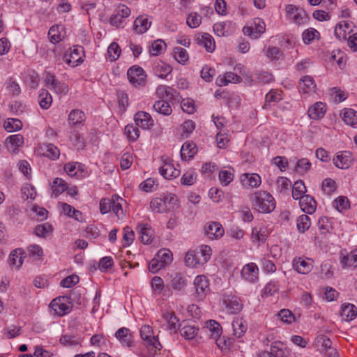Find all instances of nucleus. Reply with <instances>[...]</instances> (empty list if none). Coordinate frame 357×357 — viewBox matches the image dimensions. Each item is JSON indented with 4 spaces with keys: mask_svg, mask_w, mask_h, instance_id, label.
<instances>
[{
    "mask_svg": "<svg viewBox=\"0 0 357 357\" xmlns=\"http://www.w3.org/2000/svg\"><path fill=\"white\" fill-rule=\"evenodd\" d=\"M224 303L227 310L231 314L239 312L243 308L242 304L240 303L236 298L233 297L231 298L225 299Z\"/></svg>",
    "mask_w": 357,
    "mask_h": 357,
    "instance_id": "c9c22d12",
    "label": "nucleus"
},
{
    "mask_svg": "<svg viewBox=\"0 0 357 357\" xmlns=\"http://www.w3.org/2000/svg\"><path fill=\"white\" fill-rule=\"evenodd\" d=\"M259 268L255 263L245 264L241 272L242 278L249 282H255L258 280Z\"/></svg>",
    "mask_w": 357,
    "mask_h": 357,
    "instance_id": "1a4fd4ad",
    "label": "nucleus"
},
{
    "mask_svg": "<svg viewBox=\"0 0 357 357\" xmlns=\"http://www.w3.org/2000/svg\"><path fill=\"white\" fill-rule=\"evenodd\" d=\"M6 144L8 151L15 152L24 144V137L20 134L10 135L6 138Z\"/></svg>",
    "mask_w": 357,
    "mask_h": 357,
    "instance_id": "a211bd4d",
    "label": "nucleus"
},
{
    "mask_svg": "<svg viewBox=\"0 0 357 357\" xmlns=\"http://www.w3.org/2000/svg\"><path fill=\"white\" fill-rule=\"evenodd\" d=\"M43 155L51 160H55L60 155V151L52 144H43L40 146Z\"/></svg>",
    "mask_w": 357,
    "mask_h": 357,
    "instance_id": "b1692460",
    "label": "nucleus"
},
{
    "mask_svg": "<svg viewBox=\"0 0 357 357\" xmlns=\"http://www.w3.org/2000/svg\"><path fill=\"white\" fill-rule=\"evenodd\" d=\"M333 206L338 211L341 212L349 207V201L347 197L340 196L334 200Z\"/></svg>",
    "mask_w": 357,
    "mask_h": 357,
    "instance_id": "09e8293b",
    "label": "nucleus"
},
{
    "mask_svg": "<svg viewBox=\"0 0 357 357\" xmlns=\"http://www.w3.org/2000/svg\"><path fill=\"white\" fill-rule=\"evenodd\" d=\"M202 21V17L197 13H190L186 20V24L190 28H196L199 26Z\"/></svg>",
    "mask_w": 357,
    "mask_h": 357,
    "instance_id": "6e6d98bb",
    "label": "nucleus"
},
{
    "mask_svg": "<svg viewBox=\"0 0 357 357\" xmlns=\"http://www.w3.org/2000/svg\"><path fill=\"white\" fill-rule=\"evenodd\" d=\"M172 70V68L169 65L161 61L157 62L153 67L154 73L160 78H165Z\"/></svg>",
    "mask_w": 357,
    "mask_h": 357,
    "instance_id": "c85d7f7f",
    "label": "nucleus"
},
{
    "mask_svg": "<svg viewBox=\"0 0 357 357\" xmlns=\"http://www.w3.org/2000/svg\"><path fill=\"white\" fill-rule=\"evenodd\" d=\"M128 79L135 86H142L146 84V75L144 69L139 66L130 67L127 72Z\"/></svg>",
    "mask_w": 357,
    "mask_h": 357,
    "instance_id": "20e7f679",
    "label": "nucleus"
},
{
    "mask_svg": "<svg viewBox=\"0 0 357 357\" xmlns=\"http://www.w3.org/2000/svg\"><path fill=\"white\" fill-rule=\"evenodd\" d=\"M343 268L347 266L357 267V249L352 250L349 255L344 256L341 259Z\"/></svg>",
    "mask_w": 357,
    "mask_h": 357,
    "instance_id": "58836bf2",
    "label": "nucleus"
},
{
    "mask_svg": "<svg viewBox=\"0 0 357 357\" xmlns=\"http://www.w3.org/2000/svg\"><path fill=\"white\" fill-rule=\"evenodd\" d=\"M162 318L165 322L167 329L170 333H177V323L178 322V318L173 311H166L162 314Z\"/></svg>",
    "mask_w": 357,
    "mask_h": 357,
    "instance_id": "f8f14e48",
    "label": "nucleus"
},
{
    "mask_svg": "<svg viewBox=\"0 0 357 357\" xmlns=\"http://www.w3.org/2000/svg\"><path fill=\"white\" fill-rule=\"evenodd\" d=\"M115 337L122 344L130 347L132 344V335L129 328L122 327L115 333Z\"/></svg>",
    "mask_w": 357,
    "mask_h": 357,
    "instance_id": "f3484780",
    "label": "nucleus"
},
{
    "mask_svg": "<svg viewBox=\"0 0 357 357\" xmlns=\"http://www.w3.org/2000/svg\"><path fill=\"white\" fill-rule=\"evenodd\" d=\"M353 161L352 153L349 151H340L333 158L335 166L339 169H348Z\"/></svg>",
    "mask_w": 357,
    "mask_h": 357,
    "instance_id": "423d86ee",
    "label": "nucleus"
},
{
    "mask_svg": "<svg viewBox=\"0 0 357 357\" xmlns=\"http://www.w3.org/2000/svg\"><path fill=\"white\" fill-rule=\"evenodd\" d=\"M252 240L253 242H264L266 240V229H258L257 227H255L252 230Z\"/></svg>",
    "mask_w": 357,
    "mask_h": 357,
    "instance_id": "603ef678",
    "label": "nucleus"
},
{
    "mask_svg": "<svg viewBox=\"0 0 357 357\" xmlns=\"http://www.w3.org/2000/svg\"><path fill=\"white\" fill-rule=\"evenodd\" d=\"M166 211H172L178 208V197L175 193L167 192L162 195Z\"/></svg>",
    "mask_w": 357,
    "mask_h": 357,
    "instance_id": "cd10ccee",
    "label": "nucleus"
},
{
    "mask_svg": "<svg viewBox=\"0 0 357 357\" xmlns=\"http://www.w3.org/2000/svg\"><path fill=\"white\" fill-rule=\"evenodd\" d=\"M165 45V43L162 40H157L154 41L151 47L149 50L150 54L152 56H157L162 53L163 47Z\"/></svg>",
    "mask_w": 357,
    "mask_h": 357,
    "instance_id": "338daca9",
    "label": "nucleus"
},
{
    "mask_svg": "<svg viewBox=\"0 0 357 357\" xmlns=\"http://www.w3.org/2000/svg\"><path fill=\"white\" fill-rule=\"evenodd\" d=\"M50 89L59 95H66L68 91V86L59 80H57Z\"/></svg>",
    "mask_w": 357,
    "mask_h": 357,
    "instance_id": "4d7b16f0",
    "label": "nucleus"
},
{
    "mask_svg": "<svg viewBox=\"0 0 357 357\" xmlns=\"http://www.w3.org/2000/svg\"><path fill=\"white\" fill-rule=\"evenodd\" d=\"M24 253L22 249H16L11 252L8 259V263L10 266L19 268L23 263V259L21 255Z\"/></svg>",
    "mask_w": 357,
    "mask_h": 357,
    "instance_id": "473e14b6",
    "label": "nucleus"
},
{
    "mask_svg": "<svg viewBox=\"0 0 357 357\" xmlns=\"http://www.w3.org/2000/svg\"><path fill=\"white\" fill-rule=\"evenodd\" d=\"M196 40L197 44L204 46L208 52H213L214 51L215 44L210 34L206 33L197 34Z\"/></svg>",
    "mask_w": 357,
    "mask_h": 357,
    "instance_id": "ddd939ff",
    "label": "nucleus"
},
{
    "mask_svg": "<svg viewBox=\"0 0 357 357\" xmlns=\"http://www.w3.org/2000/svg\"><path fill=\"white\" fill-rule=\"evenodd\" d=\"M121 49L116 43H112L108 47L107 54L111 61H116L120 56Z\"/></svg>",
    "mask_w": 357,
    "mask_h": 357,
    "instance_id": "3c124183",
    "label": "nucleus"
},
{
    "mask_svg": "<svg viewBox=\"0 0 357 357\" xmlns=\"http://www.w3.org/2000/svg\"><path fill=\"white\" fill-rule=\"evenodd\" d=\"M326 111V105L321 102H317L309 108L307 113L310 119L317 120L323 117Z\"/></svg>",
    "mask_w": 357,
    "mask_h": 357,
    "instance_id": "4be33fe9",
    "label": "nucleus"
},
{
    "mask_svg": "<svg viewBox=\"0 0 357 357\" xmlns=\"http://www.w3.org/2000/svg\"><path fill=\"white\" fill-rule=\"evenodd\" d=\"M340 316L342 320L349 321L354 319L357 316L356 307L351 303H344L341 307Z\"/></svg>",
    "mask_w": 357,
    "mask_h": 357,
    "instance_id": "dca6fc26",
    "label": "nucleus"
},
{
    "mask_svg": "<svg viewBox=\"0 0 357 357\" xmlns=\"http://www.w3.org/2000/svg\"><path fill=\"white\" fill-rule=\"evenodd\" d=\"M139 333L140 337L143 340V345L149 350L151 356H153L157 351L161 349L162 346L158 337L153 335V329L150 326H142Z\"/></svg>",
    "mask_w": 357,
    "mask_h": 357,
    "instance_id": "f03ea898",
    "label": "nucleus"
},
{
    "mask_svg": "<svg viewBox=\"0 0 357 357\" xmlns=\"http://www.w3.org/2000/svg\"><path fill=\"white\" fill-rule=\"evenodd\" d=\"M4 129L8 132L20 130L22 128V123L18 119L9 118L3 123Z\"/></svg>",
    "mask_w": 357,
    "mask_h": 357,
    "instance_id": "e433bc0d",
    "label": "nucleus"
},
{
    "mask_svg": "<svg viewBox=\"0 0 357 357\" xmlns=\"http://www.w3.org/2000/svg\"><path fill=\"white\" fill-rule=\"evenodd\" d=\"M7 89L13 96H17L21 93V88L19 84L10 77L7 82Z\"/></svg>",
    "mask_w": 357,
    "mask_h": 357,
    "instance_id": "864d4df0",
    "label": "nucleus"
},
{
    "mask_svg": "<svg viewBox=\"0 0 357 357\" xmlns=\"http://www.w3.org/2000/svg\"><path fill=\"white\" fill-rule=\"evenodd\" d=\"M208 324L209 325L208 328L211 332V337L214 340H217V338L220 337L222 333V328L220 324L214 320H210Z\"/></svg>",
    "mask_w": 357,
    "mask_h": 357,
    "instance_id": "8fccbe9b",
    "label": "nucleus"
},
{
    "mask_svg": "<svg viewBox=\"0 0 357 357\" xmlns=\"http://www.w3.org/2000/svg\"><path fill=\"white\" fill-rule=\"evenodd\" d=\"M316 84L311 76L305 75L300 79L299 89L304 93H312L315 91Z\"/></svg>",
    "mask_w": 357,
    "mask_h": 357,
    "instance_id": "5701e85b",
    "label": "nucleus"
},
{
    "mask_svg": "<svg viewBox=\"0 0 357 357\" xmlns=\"http://www.w3.org/2000/svg\"><path fill=\"white\" fill-rule=\"evenodd\" d=\"M306 192V188L303 181H296L293 185L292 188V197L294 199H300L301 197L305 196Z\"/></svg>",
    "mask_w": 357,
    "mask_h": 357,
    "instance_id": "4c0bfd02",
    "label": "nucleus"
},
{
    "mask_svg": "<svg viewBox=\"0 0 357 357\" xmlns=\"http://www.w3.org/2000/svg\"><path fill=\"white\" fill-rule=\"evenodd\" d=\"M294 266L296 270L302 274L308 273L311 269V264L305 260L299 259L295 264Z\"/></svg>",
    "mask_w": 357,
    "mask_h": 357,
    "instance_id": "052dcab7",
    "label": "nucleus"
},
{
    "mask_svg": "<svg viewBox=\"0 0 357 357\" xmlns=\"http://www.w3.org/2000/svg\"><path fill=\"white\" fill-rule=\"evenodd\" d=\"M155 257L165 266L169 264L172 261V253L167 249H160L158 251Z\"/></svg>",
    "mask_w": 357,
    "mask_h": 357,
    "instance_id": "c03bdc74",
    "label": "nucleus"
},
{
    "mask_svg": "<svg viewBox=\"0 0 357 357\" xmlns=\"http://www.w3.org/2000/svg\"><path fill=\"white\" fill-rule=\"evenodd\" d=\"M140 234L141 241L144 244H149L153 238V230L148 224H139L137 226Z\"/></svg>",
    "mask_w": 357,
    "mask_h": 357,
    "instance_id": "4468645a",
    "label": "nucleus"
},
{
    "mask_svg": "<svg viewBox=\"0 0 357 357\" xmlns=\"http://www.w3.org/2000/svg\"><path fill=\"white\" fill-rule=\"evenodd\" d=\"M52 194L57 197L68 189V183L61 178H56L51 184Z\"/></svg>",
    "mask_w": 357,
    "mask_h": 357,
    "instance_id": "a878e982",
    "label": "nucleus"
},
{
    "mask_svg": "<svg viewBox=\"0 0 357 357\" xmlns=\"http://www.w3.org/2000/svg\"><path fill=\"white\" fill-rule=\"evenodd\" d=\"M197 152L196 144L192 142H185L180 149V157L183 161L192 159Z\"/></svg>",
    "mask_w": 357,
    "mask_h": 357,
    "instance_id": "9b49d317",
    "label": "nucleus"
},
{
    "mask_svg": "<svg viewBox=\"0 0 357 357\" xmlns=\"http://www.w3.org/2000/svg\"><path fill=\"white\" fill-rule=\"evenodd\" d=\"M310 218L307 215H301L297 220V229L301 233L305 232L310 227Z\"/></svg>",
    "mask_w": 357,
    "mask_h": 357,
    "instance_id": "a18cd8bd",
    "label": "nucleus"
},
{
    "mask_svg": "<svg viewBox=\"0 0 357 357\" xmlns=\"http://www.w3.org/2000/svg\"><path fill=\"white\" fill-rule=\"evenodd\" d=\"M311 167V162L307 158L298 160L296 165V171L299 174L305 173Z\"/></svg>",
    "mask_w": 357,
    "mask_h": 357,
    "instance_id": "13d9d810",
    "label": "nucleus"
},
{
    "mask_svg": "<svg viewBox=\"0 0 357 357\" xmlns=\"http://www.w3.org/2000/svg\"><path fill=\"white\" fill-rule=\"evenodd\" d=\"M159 172L166 179L176 178L178 176V172L170 162H164L163 165L160 167Z\"/></svg>",
    "mask_w": 357,
    "mask_h": 357,
    "instance_id": "393cba45",
    "label": "nucleus"
},
{
    "mask_svg": "<svg viewBox=\"0 0 357 357\" xmlns=\"http://www.w3.org/2000/svg\"><path fill=\"white\" fill-rule=\"evenodd\" d=\"M125 134L130 141H136L139 137V130L137 126L127 125L125 127Z\"/></svg>",
    "mask_w": 357,
    "mask_h": 357,
    "instance_id": "49530a36",
    "label": "nucleus"
},
{
    "mask_svg": "<svg viewBox=\"0 0 357 357\" xmlns=\"http://www.w3.org/2000/svg\"><path fill=\"white\" fill-rule=\"evenodd\" d=\"M194 285L197 296L199 299H202L209 291V281L207 278L203 275H198L195 278Z\"/></svg>",
    "mask_w": 357,
    "mask_h": 357,
    "instance_id": "6e6552de",
    "label": "nucleus"
},
{
    "mask_svg": "<svg viewBox=\"0 0 357 357\" xmlns=\"http://www.w3.org/2000/svg\"><path fill=\"white\" fill-rule=\"evenodd\" d=\"M182 128L183 132L181 136L183 138H187L195 130V123L191 120L185 121L182 125Z\"/></svg>",
    "mask_w": 357,
    "mask_h": 357,
    "instance_id": "680f3d73",
    "label": "nucleus"
},
{
    "mask_svg": "<svg viewBox=\"0 0 357 357\" xmlns=\"http://www.w3.org/2000/svg\"><path fill=\"white\" fill-rule=\"evenodd\" d=\"M86 120V116L84 113L80 109H73L68 118V121L70 125L79 126H82Z\"/></svg>",
    "mask_w": 357,
    "mask_h": 357,
    "instance_id": "412c9836",
    "label": "nucleus"
},
{
    "mask_svg": "<svg viewBox=\"0 0 357 357\" xmlns=\"http://www.w3.org/2000/svg\"><path fill=\"white\" fill-rule=\"evenodd\" d=\"M38 102L40 107L43 109L50 108L52 103V97L46 89H40L38 95Z\"/></svg>",
    "mask_w": 357,
    "mask_h": 357,
    "instance_id": "2f4dec72",
    "label": "nucleus"
},
{
    "mask_svg": "<svg viewBox=\"0 0 357 357\" xmlns=\"http://www.w3.org/2000/svg\"><path fill=\"white\" fill-rule=\"evenodd\" d=\"M153 107L155 112L163 115H169L172 112V109L169 104L163 100L156 101L153 104Z\"/></svg>",
    "mask_w": 357,
    "mask_h": 357,
    "instance_id": "f704fd0d",
    "label": "nucleus"
},
{
    "mask_svg": "<svg viewBox=\"0 0 357 357\" xmlns=\"http://www.w3.org/2000/svg\"><path fill=\"white\" fill-rule=\"evenodd\" d=\"M180 107L184 112L189 114H193L196 110L194 100L190 98L183 99L180 102Z\"/></svg>",
    "mask_w": 357,
    "mask_h": 357,
    "instance_id": "de8ad7c7",
    "label": "nucleus"
},
{
    "mask_svg": "<svg viewBox=\"0 0 357 357\" xmlns=\"http://www.w3.org/2000/svg\"><path fill=\"white\" fill-rule=\"evenodd\" d=\"M151 22L147 17L140 15L137 17L134 22V29L138 33H145L150 27Z\"/></svg>",
    "mask_w": 357,
    "mask_h": 357,
    "instance_id": "bb28decb",
    "label": "nucleus"
},
{
    "mask_svg": "<svg viewBox=\"0 0 357 357\" xmlns=\"http://www.w3.org/2000/svg\"><path fill=\"white\" fill-rule=\"evenodd\" d=\"M215 69L206 66L203 67L202 70H201L200 76L206 82H210L215 75Z\"/></svg>",
    "mask_w": 357,
    "mask_h": 357,
    "instance_id": "69168bd1",
    "label": "nucleus"
},
{
    "mask_svg": "<svg viewBox=\"0 0 357 357\" xmlns=\"http://www.w3.org/2000/svg\"><path fill=\"white\" fill-rule=\"evenodd\" d=\"M278 316L284 323L290 324L295 321L294 314L288 309L281 310L278 313Z\"/></svg>",
    "mask_w": 357,
    "mask_h": 357,
    "instance_id": "bf43d9fd",
    "label": "nucleus"
},
{
    "mask_svg": "<svg viewBox=\"0 0 357 357\" xmlns=\"http://www.w3.org/2000/svg\"><path fill=\"white\" fill-rule=\"evenodd\" d=\"M166 266L162 264L160 260H158V257H155L149 263V270L153 273H155L160 270L164 268Z\"/></svg>",
    "mask_w": 357,
    "mask_h": 357,
    "instance_id": "0e129e2a",
    "label": "nucleus"
},
{
    "mask_svg": "<svg viewBox=\"0 0 357 357\" xmlns=\"http://www.w3.org/2000/svg\"><path fill=\"white\" fill-rule=\"evenodd\" d=\"M52 225L48 223L38 225L34 229L35 234L41 238H46L52 234Z\"/></svg>",
    "mask_w": 357,
    "mask_h": 357,
    "instance_id": "ea45409f",
    "label": "nucleus"
},
{
    "mask_svg": "<svg viewBox=\"0 0 357 357\" xmlns=\"http://www.w3.org/2000/svg\"><path fill=\"white\" fill-rule=\"evenodd\" d=\"M162 196L161 197H155L150 202V207L152 211L155 213H163L166 211Z\"/></svg>",
    "mask_w": 357,
    "mask_h": 357,
    "instance_id": "79ce46f5",
    "label": "nucleus"
},
{
    "mask_svg": "<svg viewBox=\"0 0 357 357\" xmlns=\"http://www.w3.org/2000/svg\"><path fill=\"white\" fill-rule=\"evenodd\" d=\"M204 234L210 239H218L224 235L225 230L220 222H211L204 227Z\"/></svg>",
    "mask_w": 357,
    "mask_h": 357,
    "instance_id": "0eeeda50",
    "label": "nucleus"
},
{
    "mask_svg": "<svg viewBox=\"0 0 357 357\" xmlns=\"http://www.w3.org/2000/svg\"><path fill=\"white\" fill-rule=\"evenodd\" d=\"M50 307L57 315L63 316L71 311L72 306L68 297L59 296L52 301Z\"/></svg>",
    "mask_w": 357,
    "mask_h": 357,
    "instance_id": "39448f33",
    "label": "nucleus"
},
{
    "mask_svg": "<svg viewBox=\"0 0 357 357\" xmlns=\"http://www.w3.org/2000/svg\"><path fill=\"white\" fill-rule=\"evenodd\" d=\"M299 204L301 210L308 214H312L316 210V202L308 195L301 197Z\"/></svg>",
    "mask_w": 357,
    "mask_h": 357,
    "instance_id": "2eb2a0df",
    "label": "nucleus"
},
{
    "mask_svg": "<svg viewBox=\"0 0 357 357\" xmlns=\"http://www.w3.org/2000/svg\"><path fill=\"white\" fill-rule=\"evenodd\" d=\"M231 25L230 22L215 23L213 26V31L218 36H225L229 34L228 29Z\"/></svg>",
    "mask_w": 357,
    "mask_h": 357,
    "instance_id": "a19ab883",
    "label": "nucleus"
},
{
    "mask_svg": "<svg viewBox=\"0 0 357 357\" xmlns=\"http://www.w3.org/2000/svg\"><path fill=\"white\" fill-rule=\"evenodd\" d=\"M277 188L280 192L287 191L291 185V182L286 177H279L276 181Z\"/></svg>",
    "mask_w": 357,
    "mask_h": 357,
    "instance_id": "5fc2aeb1",
    "label": "nucleus"
},
{
    "mask_svg": "<svg viewBox=\"0 0 357 357\" xmlns=\"http://www.w3.org/2000/svg\"><path fill=\"white\" fill-rule=\"evenodd\" d=\"M232 328L234 335L237 337H242L247 331V325L245 324V321L243 319V318L240 317H236L233 320Z\"/></svg>",
    "mask_w": 357,
    "mask_h": 357,
    "instance_id": "7c9ffc66",
    "label": "nucleus"
},
{
    "mask_svg": "<svg viewBox=\"0 0 357 357\" xmlns=\"http://www.w3.org/2000/svg\"><path fill=\"white\" fill-rule=\"evenodd\" d=\"M241 181L245 188H256L261 184V177L257 174H244L241 177Z\"/></svg>",
    "mask_w": 357,
    "mask_h": 357,
    "instance_id": "6ab92c4d",
    "label": "nucleus"
},
{
    "mask_svg": "<svg viewBox=\"0 0 357 357\" xmlns=\"http://www.w3.org/2000/svg\"><path fill=\"white\" fill-rule=\"evenodd\" d=\"M80 337L77 335H63L60 338L61 344L64 346L73 347L80 343Z\"/></svg>",
    "mask_w": 357,
    "mask_h": 357,
    "instance_id": "37998d69",
    "label": "nucleus"
},
{
    "mask_svg": "<svg viewBox=\"0 0 357 357\" xmlns=\"http://www.w3.org/2000/svg\"><path fill=\"white\" fill-rule=\"evenodd\" d=\"M322 189L328 195L336 190L335 182L331 178H325L322 182Z\"/></svg>",
    "mask_w": 357,
    "mask_h": 357,
    "instance_id": "774afa93",
    "label": "nucleus"
},
{
    "mask_svg": "<svg viewBox=\"0 0 357 357\" xmlns=\"http://www.w3.org/2000/svg\"><path fill=\"white\" fill-rule=\"evenodd\" d=\"M250 200L253 207L259 212L269 213L275 208L273 197L266 191H257L252 194Z\"/></svg>",
    "mask_w": 357,
    "mask_h": 357,
    "instance_id": "f257e3e1",
    "label": "nucleus"
},
{
    "mask_svg": "<svg viewBox=\"0 0 357 357\" xmlns=\"http://www.w3.org/2000/svg\"><path fill=\"white\" fill-rule=\"evenodd\" d=\"M180 335L184 337L186 340H192L197 335L199 328L195 324H185L183 321V324H180Z\"/></svg>",
    "mask_w": 357,
    "mask_h": 357,
    "instance_id": "aec40b11",
    "label": "nucleus"
},
{
    "mask_svg": "<svg viewBox=\"0 0 357 357\" xmlns=\"http://www.w3.org/2000/svg\"><path fill=\"white\" fill-rule=\"evenodd\" d=\"M185 263L186 266L192 268L205 264L200 257V255L193 251H190L186 254Z\"/></svg>",
    "mask_w": 357,
    "mask_h": 357,
    "instance_id": "c756f323",
    "label": "nucleus"
},
{
    "mask_svg": "<svg viewBox=\"0 0 357 357\" xmlns=\"http://www.w3.org/2000/svg\"><path fill=\"white\" fill-rule=\"evenodd\" d=\"M134 120L137 126L143 129H149L153 126V120L151 115L146 112H138L134 116Z\"/></svg>",
    "mask_w": 357,
    "mask_h": 357,
    "instance_id": "9d476101",
    "label": "nucleus"
},
{
    "mask_svg": "<svg viewBox=\"0 0 357 357\" xmlns=\"http://www.w3.org/2000/svg\"><path fill=\"white\" fill-rule=\"evenodd\" d=\"M84 48L79 45H74L64 54L63 60L69 66L75 67L83 62Z\"/></svg>",
    "mask_w": 357,
    "mask_h": 357,
    "instance_id": "7ed1b4c3",
    "label": "nucleus"
},
{
    "mask_svg": "<svg viewBox=\"0 0 357 357\" xmlns=\"http://www.w3.org/2000/svg\"><path fill=\"white\" fill-rule=\"evenodd\" d=\"M342 120L344 122L352 127L357 126V112L353 109H346L344 110Z\"/></svg>",
    "mask_w": 357,
    "mask_h": 357,
    "instance_id": "72a5a7b5",
    "label": "nucleus"
},
{
    "mask_svg": "<svg viewBox=\"0 0 357 357\" xmlns=\"http://www.w3.org/2000/svg\"><path fill=\"white\" fill-rule=\"evenodd\" d=\"M48 36L50 42L52 43H57L62 40V36L59 33L58 26H52L49 30Z\"/></svg>",
    "mask_w": 357,
    "mask_h": 357,
    "instance_id": "e2e57ef3",
    "label": "nucleus"
}]
</instances>
